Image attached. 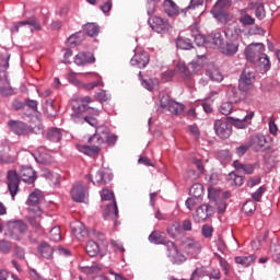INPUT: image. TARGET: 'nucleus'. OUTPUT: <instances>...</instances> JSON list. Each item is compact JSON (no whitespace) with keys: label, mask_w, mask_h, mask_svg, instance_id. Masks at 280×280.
<instances>
[{"label":"nucleus","mask_w":280,"mask_h":280,"mask_svg":"<svg viewBox=\"0 0 280 280\" xmlns=\"http://www.w3.org/2000/svg\"><path fill=\"white\" fill-rule=\"evenodd\" d=\"M93 102V98L91 96H83L77 100L78 105L72 106L73 113L71 114V119L74 121V124H80L81 119H84L86 124H90V126H96L97 120L93 117L89 116H82V113H89L90 115H95L96 117L100 116V109L94 107H89V104Z\"/></svg>","instance_id":"1"},{"label":"nucleus","mask_w":280,"mask_h":280,"mask_svg":"<svg viewBox=\"0 0 280 280\" xmlns=\"http://www.w3.org/2000/svg\"><path fill=\"white\" fill-rule=\"evenodd\" d=\"M240 28L236 27H228L224 31L225 37L228 38V42L223 44L221 47V54L224 56H235L237 51L240 50V43L237 42L240 34Z\"/></svg>","instance_id":"2"},{"label":"nucleus","mask_w":280,"mask_h":280,"mask_svg":"<svg viewBox=\"0 0 280 280\" xmlns=\"http://www.w3.org/2000/svg\"><path fill=\"white\" fill-rule=\"evenodd\" d=\"M175 70L178 71L184 80H191L195 73L202 70V65L192 61L187 66L185 62L179 61L176 63Z\"/></svg>","instance_id":"3"},{"label":"nucleus","mask_w":280,"mask_h":280,"mask_svg":"<svg viewBox=\"0 0 280 280\" xmlns=\"http://www.w3.org/2000/svg\"><path fill=\"white\" fill-rule=\"evenodd\" d=\"M165 248H166V257L170 259V261H172L176 266H180V264H185V261H187V257L184 254H182L176 243L172 241H167L165 243Z\"/></svg>","instance_id":"4"},{"label":"nucleus","mask_w":280,"mask_h":280,"mask_svg":"<svg viewBox=\"0 0 280 280\" xmlns=\"http://www.w3.org/2000/svg\"><path fill=\"white\" fill-rule=\"evenodd\" d=\"M160 106L168 110V113H172V115H183L185 110V105L172 101V98H170V95L164 93L160 94Z\"/></svg>","instance_id":"5"},{"label":"nucleus","mask_w":280,"mask_h":280,"mask_svg":"<svg viewBox=\"0 0 280 280\" xmlns=\"http://www.w3.org/2000/svg\"><path fill=\"white\" fill-rule=\"evenodd\" d=\"M253 82H255V72L250 68H245L238 80V89L243 93H246L253 89Z\"/></svg>","instance_id":"6"},{"label":"nucleus","mask_w":280,"mask_h":280,"mask_svg":"<svg viewBox=\"0 0 280 280\" xmlns=\"http://www.w3.org/2000/svg\"><path fill=\"white\" fill-rule=\"evenodd\" d=\"M8 230L13 240H21L25 235V231H27V225L21 220L9 221Z\"/></svg>","instance_id":"7"},{"label":"nucleus","mask_w":280,"mask_h":280,"mask_svg":"<svg viewBox=\"0 0 280 280\" xmlns=\"http://www.w3.org/2000/svg\"><path fill=\"white\" fill-rule=\"evenodd\" d=\"M70 194L74 202H84L89 198V187L79 182L73 185Z\"/></svg>","instance_id":"8"},{"label":"nucleus","mask_w":280,"mask_h":280,"mask_svg":"<svg viewBox=\"0 0 280 280\" xmlns=\"http://www.w3.org/2000/svg\"><path fill=\"white\" fill-rule=\"evenodd\" d=\"M148 23L154 32H158V34H164L165 32H170V22L167 20L161 18V16H151L148 20Z\"/></svg>","instance_id":"9"},{"label":"nucleus","mask_w":280,"mask_h":280,"mask_svg":"<svg viewBox=\"0 0 280 280\" xmlns=\"http://www.w3.org/2000/svg\"><path fill=\"white\" fill-rule=\"evenodd\" d=\"M265 51L264 44H249L245 49V57L249 62H255L259 56Z\"/></svg>","instance_id":"10"},{"label":"nucleus","mask_w":280,"mask_h":280,"mask_svg":"<svg viewBox=\"0 0 280 280\" xmlns=\"http://www.w3.org/2000/svg\"><path fill=\"white\" fill-rule=\"evenodd\" d=\"M31 32H38L40 31V22H38V20H36V18H31L26 21H21L18 24H13L11 27V32L13 34H19V30L22 27H27Z\"/></svg>","instance_id":"11"},{"label":"nucleus","mask_w":280,"mask_h":280,"mask_svg":"<svg viewBox=\"0 0 280 280\" xmlns=\"http://www.w3.org/2000/svg\"><path fill=\"white\" fill-rule=\"evenodd\" d=\"M214 132L220 137V139H229L233 130L226 120L218 119L214 121Z\"/></svg>","instance_id":"12"},{"label":"nucleus","mask_w":280,"mask_h":280,"mask_svg":"<svg viewBox=\"0 0 280 280\" xmlns=\"http://www.w3.org/2000/svg\"><path fill=\"white\" fill-rule=\"evenodd\" d=\"M9 128H11L12 132L19 137H25L32 132V128H30V126L19 120H10Z\"/></svg>","instance_id":"13"},{"label":"nucleus","mask_w":280,"mask_h":280,"mask_svg":"<svg viewBox=\"0 0 280 280\" xmlns=\"http://www.w3.org/2000/svg\"><path fill=\"white\" fill-rule=\"evenodd\" d=\"M7 178L9 180L8 187L10 195L12 196V200H14V196L19 194V183L21 180L19 177V173H16V171H9Z\"/></svg>","instance_id":"14"},{"label":"nucleus","mask_w":280,"mask_h":280,"mask_svg":"<svg viewBox=\"0 0 280 280\" xmlns=\"http://www.w3.org/2000/svg\"><path fill=\"white\" fill-rule=\"evenodd\" d=\"M184 250L190 257H196L199 253H201L202 245L200 244V242L194 238H187L184 242Z\"/></svg>","instance_id":"15"},{"label":"nucleus","mask_w":280,"mask_h":280,"mask_svg":"<svg viewBox=\"0 0 280 280\" xmlns=\"http://www.w3.org/2000/svg\"><path fill=\"white\" fill-rule=\"evenodd\" d=\"M106 127H97L96 132L89 139L92 147H101L106 143Z\"/></svg>","instance_id":"16"},{"label":"nucleus","mask_w":280,"mask_h":280,"mask_svg":"<svg viewBox=\"0 0 280 280\" xmlns=\"http://www.w3.org/2000/svg\"><path fill=\"white\" fill-rule=\"evenodd\" d=\"M206 45L212 49L221 50L224 45V38H222V34L220 33H212L207 37Z\"/></svg>","instance_id":"17"},{"label":"nucleus","mask_w":280,"mask_h":280,"mask_svg":"<svg viewBox=\"0 0 280 280\" xmlns=\"http://www.w3.org/2000/svg\"><path fill=\"white\" fill-rule=\"evenodd\" d=\"M30 224L33 226L35 231H43L40 228V215H43V212L40 211V208L36 207L33 209H30Z\"/></svg>","instance_id":"18"},{"label":"nucleus","mask_w":280,"mask_h":280,"mask_svg":"<svg viewBox=\"0 0 280 280\" xmlns=\"http://www.w3.org/2000/svg\"><path fill=\"white\" fill-rule=\"evenodd\" d=\"M132 67H138V69H143L150 62V55L148 52L136 54L133 58H131Z\"/></svg>","instance_id":"19"},{"label":"nucleus","mask_w":280,"mask_h":280,"mask_svg":"<svg viewBox=\"0 0 280 280\" xmlns=\"http://www.w3.org/2000/svg\"><path fill=\"white\" fill-rule=\"evenodd\" d=\"M71 229L77 240H83V237H86V235H89L86 226H84V223L80 221H74L73 223H71Z\"/></svg>","instance_id":"20"},{"label":"nucleus","mask_w":280,"mask_h":280,"mask_svg":"<svg viewBox=\"0 0 280 280\" xmlns=\"http://www.w3.org/2000/svg\"><path fill=\"white\" fill-rule=\"evenodd\" d=\"M20 177L24 183H34L36 180V171L32 166H24L20 171Z\"/></svg>","instance_id":"21"},{"label":"nucleus","mask_w":280,"mask_h":280,"mask_svg":"<svg viewBox=\"0 0 280 280\" xmlns=\"http://www.w3.org/2000/svg\"><path fill=\"white\" fill-rule=\"evenodd\" d=\"M93 62H95V57L91 54L79 52L74 57V65H78V67H82L83 65H92Z\"/></svg>","instance_id":"22"},{"label":"nucleus","mask_w":280,"mask_h":280,"mask_svg":"<svg viewBox=\"0 0 280 280\" xmlns=\"http://www.w3.org/2000/svg\"><path fill=\"white\" fill-rule=\"evenodd\" d=\"M113 180V174L98 171L96 175L94 176V180L92 183L94 185H106L107 183H110Z\"/></svg>","instance_id":"23"},{"label":"nucleus","mask_w":280,"mask_h":280,"mask_svg":"<svg viewBox=\"0 0 280 280\" xmlns=\"http://www.w3.org/2000/svg\"><path fill=\"white\" fill-rule=\"evenodd\" d=\"M195 222H205L209 218V206H199L196 212L192 214Z\"/></svg>","instance_id":"24"},{"label":"nucleus","mask_w":280,"mask_h":280,"mask_svg":"<svg viewBox=\"0 0 280 280\" xmlns=\"http://www.w3.org/2000/svg\"><path fill=\"white\" fill-rule=\"evenodd\" d=\"M119 215V209L117 208V201H113V203L107 205L103 218L105 220H115Z\"/></svg>","instance_id":"25"},{"label":"nucleus","mask_w":280,"mask_h":280,"mask_svg":"<svg viewBox=\"0 0 280 280\" xmlns=\"http://www.w3.org/2000/svg\"><path fill=\"white\" fill-rule=\"evenodd\" d=\"M206 75L210 78L212 82H222V80H224L222 72H220V70L213 65H210L208 67V69L206 70Z\"/></svg>","instance_id":"26"},{"label":"nucleus","mask_w":280,"mask_h":280,"mask_svg":"<svg viewBox=\"0 0 280 280\" xmlns=\"http://www.w3.org/2000/svg\"><path fill=\"white\" fill-rule=\"evenodd\" d=\"M163 8L167 16H178L179 9L173 0H164Z\"/></svg>","instance_id":"27"},{"label":"nucleus","mask_w":280,"mask_h":280,"mask_svg":"<svg viewBox=\"0 0 280 280\" xmlns=\"http://www.w3.org/2000/svg\"><path fill=\"white\" fill-rule=\"evenodd\" d=\"M255 67H258L260 71H269L270 69V59L268 58V55L261 54L254 62Z\"/></svg>","instance_id":"28"},{"label":"nucleus","mask_w":280,"mask_h":280,"mask_svg":"<svg viewBox=\"0 0 280 280\" xmlns=\"http://www.w3.org/2000/svg\"><path fill=\"white\" fill-rule=\"evenodd\" d=\"M255 117V113L247 114L244 118H231V121L235 128L244 129L248 124H250V119Z\"/></svg>","instance_id":"29"},{"label":"nucleus","mask_w":280,"mask_h":280,"mask_svg":"<svg viewBox=\"0 0 280 280\" xmlns=\"http://www.w3.org/2000/svg\"><path fill=\"white\" fill-rule=\"evenodd\" d=\"M4 78L0 79V93L8 97V95H14V89L10 85V81L8 77H5V72H3Z\"/></svg>","instance_id":"30"},{"label":"nucleus","mask_w":280,"mask_h":280,"mask_svg":"<svg viewBox=\"0 0 280 280\" xmlns=\"http://www.w3.org/2000/svg\"><path fill=\"white\" fill-rule=\"evenodd\" d=\"M226 180L232 187H242V185H244V176L237 175L235 172L230 173Z\"/></svg>","instance_id":"31"},{"label":"nucleus","mask_w":280,"mask_h":280,"mask_svg":"<svg viewBox=\"0 0 280 280\" xmlns=\"http://www.w3.org/2000/svg\"><path fill=\"white\" fill-rule=\"evenodd\" d=\"M149 242L151 244H167V242H165V235L160 231H153L149 235Z\"/></svg>","instance_id":"32"},{"label":"nucleus","mask_w":280,"mask_h":280,"mask_svg":"<svg viewBox=\"0 0 280 280\" xmlns=\"http://www.w3.org/2000/svg\"><path fill=\"white\" fill-rule=\"evenodd\" d=\"M248 9H242L240 10V23H242V25H255V19L253 16H250L248 13Z\"/></svg>","instance_id":"33"},{"label":"nucleus","mask_w":280,"mask_h":280,"mask_svg":"<svg viewBox=\"0 0 280 280\" xmlns=\"http://www.w3.org/2000/svg\"><path fill=\"white\" fill-rule=\"evenodd\" d=\"M38 253L44 257V259H51L54 255V248L47 243H43L38 247Z\"/></svg>","instance_id":"34"},{"label":"nucleus","mask_w":280,"mask_h":280,"mask_svg":"<svg viewBox=\"0 0 280 280\" xmlns=\"http://www.w3.org/2000/svg\"><path fill=\"white\" fill-rule=\"evenodd\" d=\"M167 233L168 235L173 238L176 240L178 235H183V229L180 228V223L174 222L167 228Z\"/></svg>","instance_id":"35"},{"label":"nucleus","mask_w":280,"mask_h":280,"mask_svg":"<svg viewBox=\"0 0 280 280\" xmlns=\"http://www.w3.org/2000/svg\"><path fill=\"white\" fill-rule=\"evenodd\" d=\"M85 250L90 257H95L100 253V245H97V243L94 241H89L85 246Z\"/></svg>","instance_id":"36"},{"label":"nucleus","mask_w":280,"mask_h":280,"mask_svg":"<svg viewBox=\"0 0 280 280\" xmlns=\"http://www.w3.org/2000/svg\"><path fill=\"white\" fill-rule=\"evenodd\" d=\"M234 167L235 170H242V172H244V174H253V172H255V165L253 164H242V162L240 161H234Z\"/></svg>","instance_id":"37"},{"label":"nucleus","mask_w":280,"mask_h":280,"mask_svg":"<svg viewBox=\"0 0 280 280\" xmlns=\"http://www.w3.org/2000/svg\"><path fill=\"white\" fill-rule=\"evenodd\" d=\"M78 150L82 152L83 154H86L88 156H95V154L100 153L98 147H89V145H79Z\"/></svg>","instance_id":"38"},{"label":"nucleus","mask_w":280,"mask_h":280,"mask_svg":"<svg viewBox=\"0 0 280 280\" xmlns=\"http://www.w3.org/2000/svg\"><path fill=\"white\" fill-rule=\"evenodd\" d=\"M47 139L49 141H52L54 143H58V141H60V139H62V131H60V129H58V128H52V129L48 130Z\"/></svg>","instance_id":"39"},{"label":"nucleus","mask_w":280,"mask_h":280,"mask_svg":"<svg viewBox=\"0 0 280 280\" xmlns=\"http://www.w3.org/2000/svg\"><path fill=\"white\" fill-rule=\"evenodd\" d=\"M235 261L237 264H240L241 266L248 268V266H250V264H253L255 261V256L254 255L237 256V257H235Z\"/></svg>","instance_id":"40"},{"label":"nucleus","mask_w":280,"mask_h":280,"mask_svg":"<svg viewBox=\"0 0 280 280\" xmlns=\"http://www.w3.org/2000/svg\"><path fill=\"white\" fill-rule=\"evenodd\" d=\"M84 32L88 36H97L100 34V26L95 23H88L84 25Z\"/></svg>","instance_id":"41"},{"label":"nucleus","mask_w":280,"mask_h":280,"mask_svg":"<svg viewBox=\"0 0 280 280\" xmlns=\"http://www.w3.org/2000/svg\"><path fill=\"white\" fill-rule=\"evenodd\" d=\"M176 46L178 49H191L194 44H191V39L185 37H178L176 40Z\"/></svg>","instance_id":"42"},{"label":"nucleus","mask_w":280,"mask_h":280,"mask_svg":"<svg viewBox=\"0 0 280 280\" xmlns=\"http://www.w3.org/2000/svg\"><path fill=\"white\" fill-rule=\"evenodd\" d=\"M141 84L147 91H154V89H159V79L142 80Z\"/></svg>","instance_id":"43"},{"label":"nucleus","mask_w":280,"mask_h":280,"mask_svg":"<svg viewBox=\"0 0 280 280\" xmlns=\"http://www.w3.org/2000/svg\"><path fill=\"white\" fill-rule=\"evenodd\" d=\"M203 186L201 184H194L190 189H189V194L190 196H192V198H200V196H202L203 194Z\"/></svg>","instance_id":"44"},{"label":"nucleus","mask_w":280,"mask_h":280,"mask_svg":"<svg viewBox=\"0 0 280 280\" xmlns=\"http://www.w3.org/2000/svg\"><path fill=\"white\" fill-rule=\"evenodd\" d=\"M232 159L231 152L229 150H221L218 152V160L222 165H226V163H230Z\"/></svg>","instance_id":"45"},{"label":"nucleus","mask_w":280,"mask_h":280,"mask_svg":"<svg viewBox=\"0 0 280 280\" xmlns=\"http://www.w3.org/2000/svg\"><path fill=\"white\" fill-rule=\"evenodd\" d=\"M38 202H40V192L39 191H33L27 199V203L31 207H34V209H36V205H38Z\"/></svg>","instance_id":"46"},{"label":"nucleus","mask_w":280,"mask_h":280,"mask_svg":"<svg viewBox=\"0 0 280 280\" xmlns=\"http://www.w3.org/2000/svg\"><path fill=\"white\" fill-rule=\"evenodd\" d=\"M191 32H195L192 36L195 37V42L197 43L198 46L200 45H207V38L205 36L198 34V28L196 26L190 27Z\"/></svg>","instance_id":"47"},{"label":"nucleus","mask_w":280,"mask_h":280,"mask_svg":"<svg viewBox=\"0 0 280 280\" xmlns=\"http://www.w3.org/2000/svg\"><path fill=\"white\" fill-rule=\"evenodd\" d=\"M255 15L256 19H259V21L266 19V9L264 8V2L256 3Z\"/></svg>","instance_id":"48"},{"label":"nucleus","mask_w":280,"mask_h":280,"mask_svg":"<svg viewBox=\"0 0 280 280\" xmlns=\"http://www.w3.org/2000/svg\"><path fill=\"white\" fill-rule=\"evenodd\" d=\"M207 276V271L205 270V267H199L194 270L191 273L190 280H201L202 277Z\"/></svg>","instance_id":"49"},{"label":"nucleus","mask_w":280,"mask_h":280,"mask_svg":"<svg viewBox=\"0 0 280 280\" xmlns=\"http://www.w3.org/2000/svg\"><path fill=\"white\" fill-rule=\"evenodd\" d=\"M257 209V206L255 205V201L248 200L243 205L242 210L248 215V213H255Z\"/></svg>","instance_id":"50"},{"label":"nucleus","mask_w":280,"mask_h":280,"mask_svg":"<svg viewBox=\"0 0 280 280\" xmlns=\"http://www.w3.org/2000/svg\"><path fill=\"white\" fill-rule=\"evenodd\" d=\"M221 115H231L233 113V102H225L219 108Z\"/></svg>","instance_id":"51"},{"label":"nucleus","mask_w":280,"mask_h":280,"mask_svg":"<svg viewBox=\"0 0 280 280\" xmlns=\"http://www.w3.org/2000/svg\"><path fill=\"white\" fill-rule=\"evenodd\" d=\"M49 240H51V242H60V240H62L60 228L56 226L50 230Z\"/></svg>","instance_id":"52"},{"label":"nucleus","mask_w":280,"mask_h":280,"mask_svg":"<svg viewBox=\"0 0 280 280\" xmlns=\"http://www.w3.org/2000/svg\"><path fill=\"white\" fill-rule=\"evenodd\" d=\"M214 19H217V21H220V23H228L229 21V14H226V12L224 11H211Z\"/></svg>","instance_id":"53"},{"label":"nucleus","mask_w":280,"mask_h":280,"mask_svg":"<svg viewBox=\"0 0 280 280\" xmlns=\"http://www.w3.org/2000/svg\"><path fill=\"white\" fill-rule=\"evenodd\" d=\"M226 5H229V0H218L211 12H224V8H226Z\"/></svg>","instance_id":"54"},{"label":"nucleus","mask_w":280,"mask_h":280,"mask_svg":"<svg viewBox=\"0 0 280 280\" xmlns=\"http://www.w3.org/2000/svg\"><path fill=\"white\" fill-rule=\"evenodd\" d=\"M160 1L161 0H148V3H147V14L149 16H152V14H154V12H156V4Z\"/></svg>","instance_id":"55"},{"label":"nucleus","mask_w":280,"mask_h":280,"mask_svg":"<svg viewBox=\"0 0 280 280\" xmlns=\"http://www.w3.org/2000/svg\"><path fill=\"white\" fill-rule=\"evenodd\" d=\"M253 143L258 145V148H264L268 143V140H266V136L257 135L253 138Z\"/></svg>","instance_id":"56"},{"label":"nucleus","mask_w":280,"mask_h":280,"mask_svg":"<svg viewBox=\"0 0 280 280\" xmlns=\"http://www.w3.org/2000/svg\"><path fill=\"white\" fill-rule=\"evenodd\" d=\"M217 258L219 259V264H220L224 275H229V272H231V265H229V261H226L220 255H217Z\"/></svg>","instance_id":"57"},{"label":"nucleus","mask_w":280,"mask_h":280,"mask_svg":"<svg viewBox=\"0 0 280 280\" xmlns=\"http://www.w3.org/2000/svg\"><path fill=\"white\" fill-rule=\"evenodd\" d=\"M271 257L273 261L280 264V244L271 246Z\"/></svg>","instance_id":"58"},{"label":"nucleus","mask_w":280,"mask_h":280,"mask_svg":"<svg viewBox=\"0 0 280 280\" xmlns=\"http://www.w3.org/2000/svg\"><path fill=\"white\" fill-rule=\"evenodd\" d=\"M104 3L100 5V10L103 14H108L113 10V0H103Z\"/></svg>","instance_id":"59"},{"label":"nucleus","mask_w":280,"mask_h":280,"mask_svg":"<svg viewBox=\"0 0 280 280\" xmlns=\"http://www.w3.org/2000/svg\"><path fill=\"white\" fill-rule=\"evenodd\" d=\"M12 245L10 244V242L5 240H0V253L8 255V253H10Z\"/></svg>","instance_id":"60"},{"label":"nucleus","mask_w":280,"mask_h":280,"mask_svg":"<svg viewBox=\"0 0 280 280\" xmlns=\"http://www.w3.org/2000/svg\"><path fill=\"white\" fill-rule=\"evenodd\" d=\"M253 145V142H249L247 144H242L241 147L236 148V154L237 156H244L248 150H250Z\"/></svg>","instance_id":"61"},{"label":"nucleus","mask_w":280,"mask_h":280,"mask_svg":"<svg viewBox=\"0 0 280 280\" xmlns=\"http://www.w3.org/2000/svg\"><path fill=\"white\" fill-rule=\"evenodd\" d=\"M264 194H266V187L260 186L254 194H252V198L253 200H256V202H259Z\"/></svg>","instance_id":"62"},{"label":"nucleus","mask_w":280,"mask_h":280,"mask_svg":"<svg viewBox=\"0 0 280 280\" xmlns=\"http://www.w3.org/2000/svg\"><path fill=\"white\" fill-rule=\"evenodd\" d=\"M188 132L189 135H191V137H194V139H196L198 141V139H200V129L198 128V126L196 125H190L188 127Z\"/></svg>","instance_id":"63"},{"label":"nucleus","mask_w":280,"mask_h":280,"mask_svg":"<svg viewBox=\"0 0 280 280\" xmlns=\"http://www.w3.org/2000/svg\"><path fill=\"white\" fill-rule=\"evenodd\" d=\"M201 234L206 237V238H209V237H212L213 235V226L211 225H203L202 229H201Z\"/></svg>","instance_id":"64"}]
</instances>
